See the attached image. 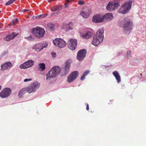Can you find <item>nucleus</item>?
Segmentation results:
<instances>
[{"instance_id": "nucleus-41", "label": "nucleus", "mask_w": 146, "mask_h": 146, "mask_svg": "<svg viewBox=\"0 0 146 146\" xmlns=\"http://www.w3.org/2000/svg\"><path fill=\"white\" fill-rule=\"evenodd\" d=\"M131 52L130 51H127V56H128L130 54Z\"/></svg>"}, {"instance_id": "nucleus-30", "label": "nucleus", "mask_w": 146, "mask_h": 146, "mask_svg": "<svg viewBox=\"0 0 146 146\" xmlns=\"http://www.w3.org/2000/svg\"><path fill=\"white\" fill-rule=\"evenodd\" d=\"M25 38L27 40L30 41H33L34 39V37H32L31 35L28 37H25Z\"/></svg>"}, {"instance_id": "nucleus-8", "label": "nucleus", "mask_w": 146, "mask_h": 146, "mask_svg": "<svg viewBox=\"0 0 146 146\" xmlns=\"http://www.w3.org/2000/svg\"><path fill=\"white\" fill-rule=\"evenodd\" d=\"M78 71H74L71 73L68 76V82L71 83L74 81L78 77Z\"/></svg>"}, {"instance_id": "nucleus-4", "label": "nucleus", "mask_w": 146, "mask_h": 146, "mask_svg": "<svg viewBox=\"0 0 146 146\" xmlns=\"http://www.w3.org/2000/svg\"><path fill=\"white\" fill-rule=\"evenodd\" d=\"M132 5V1H129L125 3L121 6L119 12L123 14H125L129 11Z\"/></svg>"}, {"instance_id": "nucleus-27", "label": "nucleus", "mask_w": 146, "mask_h": 146, "mask_svg": "<svg viewBox=\"0 0 146 146\" xmlns=\"http://www.w3.org/2000/svg\"><path fill=\"white\" fill-rule=\"evenodd\" d=\"M18 21L17 19H16L13 20L9 24V25L11 26L12 25H15L17 24Z\"/></svg>"}, {"instance_id": "nucleus-17", "label": "nucleus", "mask_w": 146, "mask_h": 146, "mask_svg": "<svg viewBox=\"0 0 146 146\" xmlns=\"http://www.w3.org/2000/svg\"><path fill=\"white\" fill-rule=\"evenodd\" d=\"M12 63L10 62H7L1 66V69L4 70L12 67Z\"/></svg>"}, {"instance_id": "nucleus-26", "label": "nucleus", "mask_w": 146, "mask_h": 146, "mask_svg": "<svg viewBox=\"0 0 146 146\" xmlns=\"http://www.w3.org/2000/svg\"><path fill=\"white\" fill-rule=\"evenodd\" d=\"M70 24H71V23H70L68 24L64 25V26L65 27H64V29H65V30L67 31L72 29V28L70 26Z\"/></svg>"}, {"instance_id": "nucleus-5", "label": "nucleus", "mask_w": 146, "mask_h": 146, "mask_svg": "<svg viewBox=\"0 0 146 146\" xmlns=\"http://www.w3.org/2000/svg\"><path fill=\"white\" fill-rule=\"evenodd\" d=\"M71 62L70 60H67L65 63L64 66L61 69H60V73L61 76L65 75L68 73L69 72Z\"/></svg>"}, {"instance_id": "nucleus-44", "label": "nucleus", "mask_w": 146, "mask_h": 146, "mask_svg": "<svg viewBox=\"0 0 146 146\" xmlns=\"http://www.w3.org/2000/svg\"><path fill=\"white\" fill-rule=\"evenodd\" d=\"M1 23H0V29H1Z\"/></svg>"}, {"instance_id": "nucleus-23", "label": "nucleus", "mask_w": 146, "mask_h": 146, "mask_svg": "<svg viewBox=\"0 0 146 146\" xmlns=\"http://www.w3.org/2000/svg\"><path fill=\"white\" fill-rule=\"evenodd\" d=\"M89 72L90 71L88 70H86L85 71L82 76L80 78V80H84L85 78V76L87 75Z\"/></svg>"}, {"instance_id": "nucleus-13", "label": "nucleus", "mask_w": 146, "mask_h": 146, "mask_svg": "<svg viewBox=\"0 0 146 146\" xmlns=\"http://www.w3.org/2000/svg\"><path fill=\"white\" fill-rule=\"evenodd\" d=\"M34 62L32 60H29L25 62L20 66L21 69H26L31 67L33 64Z\"/></svg>"}, {"instance_id": "nucleus-33", "label": "nucleus", "mask_w": 146, "mask_h": 146, "mask_svg": "<svg viewBox=\"0 0 146 146\" xmlns=\"http://www.w3.org/2000/svg\"><path fill=\"white\" fill-rule=\"evenodd\" d=\"M17 35L15 33H13L9 35V36H10L11 39H12L14 38L17 36Z\"/></svg>"}, {"instance_id": "nucleus-2", "label": "nucleus", "mask_w": 146, "mask_h": 146, "mask_svg": "<svg viewBox=\"0 0 146 146\" xmlns=\"http://www.w3.org/2000/svg\"><path fill=\"white\" fill-rule=\"evenodd\" d=\"M60 72V68L57 66L52 68L46 74V79L50 80L51 78L55 77Z\"/></svg>"}, {"instance_id": "nucleus-45", "label": "nucleus", "mask_w": 146, "mask_h": 146, "mask_svg": "<svg viewBox=\"0 0 146 146\" xmlns=\"http://www.w3.org/2000/svg\"><path fill=\"white\" fill-rule=\"evenodd\" d=\"M142 74H141V76H142Z\"/></svg>"}, {"instance_id": "nucleus-12", "label": "nucleus", "mask_w": 146, "mask_h": 146, "mask_svg": "<svg viewBox=\"0 0 146 146\" xmlns=\"http://www.w3.org/2000/svg\"><path fill=\"white\" fill-rule=\"evenodd\" d=\"M125 18L124 19V24L123 26L124 30L129 31L131 29L132 23L130 22L129 20H127Z\"/></svg>"}, {"instance_id": "nucleus-34", "label": "nucleus", "mask_w": 146, "mask_h": 146, "mask_svg": "<svg viewBox=\"0 0 146 146\" xmlns=\"http://www.w3.org/2000/svg\"><path fill=\"white\" fill-rule=\"evenodd\" d=\"M78 4L80 5H82L84 4V2L82 0H79L78 1Z\"/></svg>"}, {"instance_id": "nucleus-40", "label": "nucleus", "mask_w": 146, "mask_h": 146, "mask_svg": "<svg viewBox=\"0 0 146 146\" xmlns=\"http://www.w3.org/2000/svg\"><path fill=\"white\" fill-rule=\"evenodd\" d=\"M68 3H67V2L66 1V3L65 4L64 6L65 8L67 7L68 5Z\"/></svg>"}, {"instance_id": "nucleus-15", "label": "nucleus", "mask_w": 146, "mask_h": 146, "mask_svg": "<svg viewBox=\"0 0 146 146\" xmlns=\"http://www.w3.org/2000/svg\"><path fill=\"white\" fill-rule=\"evenodd\" d=\"M92 21L95 23H100L103 21V17H101L100 15H95L92 18Z\"/></svg>"}, {"instance_id": "nucleus-31", "label": "nucleus", "mask_w": 146, "mask_h": 146, "mask_svg": "<svg viewBox=\"0 0 146 146\" xmlns=\"http://www.w3.org/2000/svg\"><path fill=\"white\" fill-rule=\"evenodd\" d=\"M16 0H10L7 1L5 4L6 5H8L13 3Z\"/></svg>"}, {"instance_id": "nucleus-25", "label": "nucleus", "mask_w": 146, "mask_h": 146, "mask_svg": "<svg viewBox=\"0 0 146 146\" xmlns=\"http://www.w3.org/2000/svg\"><path fill=\"white\" fill-rule=\"evenodd\" d=\"M26 88H27V92H28L29 93H31L35 92L33 88L31 85L30 86Z\"/></svg>"}, {"instance_id": "nucleus-14", "label": "nucleus", "mask_w": 146, "mask_h": 146, "mask_svg": "<svg viewBox=\"0 0 146 146\" xmlns=\"http://www.w3.org/2000/svg\"><path fill=\"white\" fill-rule=\"evenodd\" d=\"M90 13L91 11L90 9L86 8L81 12L80 14L84 18H86L89 16Z\"/></svg>"}, {"instance_id": "nucleus-19", "label": "nucleus", "mask_w": 146, "mask_h": 146, "mask_svg": "<svg viewBox=\"0 0 146 146\" xmlns=\"http://www.w3.org/2000/svg\"><path fill=\"white\" fill-rule=\"evenodd\" d=\"M43 48L44 47L42 46V44L39 43L34 45L32 48L37 51H39L42 50Z\"/></svg>"}, {"instance_id": "nucleus-38", "label": "nucleus", "mask_w": 146, "mask_h": 146, "mask_svg": "<svg viewBox=\"0 0 146 146\" xmlns=\"http://www.w3.org/2000/svg\"><path fill=\"white\" fill-rule=\"evenodd\" d=\"M30 11V10L29 9H24L22 10V12H26L27 11Z\"/></svg>"}, {"instance_id": "nucleus-43", "label": "nucleus", "mask_w": 146, "mask_h": 146, "mask_svg": "<svg viewBox=\"0 0 146 146\" xmlns=\"http://www.w3.org/2000/svg\"><path fill=\"white\" fill-rule=\"evenodd\" d=\"M1 85H0V90H1Z\"/></svg>"}, {"instance_id": "nucleus-22", "label": "nucleus", "mask_w": 146, "mask_h": 146, "mask_svg": "<svg viewBox=\"0 0 146 146\" xmlns=\"http://www.w3.org/2000/svg\"><path fill=\"white\" fill-rule=\"evenodd\" d=\"M27 91L26 88H24L21 89L19 92L18 96L20 98L22 97L23 95Z\"/></svg>"}, {"instance_id": "nucleus-24", "label": "nucleus", "mask_w": 146, "mask_h": 146, "mask_svg": "<svg viewBox=\"0 0 146 146\" xmlns=\"http://www.w3.org/2000/svg\"><path fill=\"white\" fill-rule=\"evenodd\" d=\"M62 8L59 6L53 7L51 8V10L53 11H59Z\"/></svg>"}, {"instance_id": "nucleus-18", "label": "nucleus", "mask_w": 146, "mask_h": 146, "mask_svg": "<svg viewBox=\"0 0 146 146\" xmlns=\"http://www.w3.org/2000/svg\"><path fill=\"white\" fill-rule=\"evenodd\" d=\"M93 35V33L90 31L87 32L85 34L80 35L83 38L88 39L90 38Z\"/></svg>"}, {"instance_id": "nucleus-46", "label": "nucleus", "mask_w": 146, "mask_h": 146, "mask_svg": "<svg viewBox=\"0 0 146 146\" xmlns=\"http://www.w3.org/2000/svg\"><path fill=\"white\" fill-rule=\"evenodd\" d=\"M1 11H0V13H1Z\"/></svg>"}, {"instance_id": "nucleus-35", "label": "nucleus", "mask_w": 146, "mask_h": 146, "mask_svg": "<svg viewBox=\"0 0 146 146\" xmlns=\"http://www.w3.org/2000/svg\"><path fill=\"white\" fill-rule=\"evenodd\" d=\"M51 55L53 58H55L56 56V54L54 52H52L51 53Z\"/></svg>"}, {"instance_id": "nucleus-29", "label": "nucleus", "mask_w": 146, "mask_h": 146, "mask_svg": "<svg viewBox=\"0 0 146 146\" xmlns=\"http://www.w3.org/2000/svg\"><path fill=\"white\" fill-rule=\"evenodd\" d=\"M47 26L48 28L50 30L52 31L53 30L54 27V25L51 23H49L47 24Z\"/></svg>"}, {"instance_id": "nucleus-16", "label": "nucleus", "mask_w": 146, "mask_h": 146, "mask_svg": "<svg viewBox=\"0 0 146 146\" xmlns=\"http://www.w3.org/2000/svg\"><path fill=\"white\" fill-rule=\"evenodd\" d=\"M102 17L103 21H109L113 18V15L111 13H106Z\"/></svg>"}, {"instance_id": "nucleus-42", "label": "nucleus", "mask_w": 146, "mask_h": 146, "mask_svg": "<svg viewBox=\"0 0 146 146\" xmlns=\"http://www.w3.org/2000/svg\"><path fill=\"white\" fill-rule=\"evenodd\" d=\"M47 46V44H46L44 47H46Z\"/></svg>"}, {"instance_id": "nucleus-9", "label": "nucleus", "mask_w": 146, "mask_h": 146, "mask_svg": "<svg viewBox=\"0 0 146 146\" xmlns=\"http://www.w3.org/2000/svg\"><path fill=\"white\" fill-rule=\"evenodd\" d=\"M77 45V42L76 39H71L68 41V46L70 50H74L76 48Z\"/></svg>"}, {"instance_id": "nucleus-10", "label": "nucleus", "mask_w": 146, "mask_h": 146, "mask_svg": "<svg viewBox=\"0 0 146 146\" xmlns=\"http://www.w3.org/2000/svg\"><path fill=\"white\" fill-rule=\"evenodd\" d=\"M11 93V90L9 88L4 89L0 93V97L2 98H7Z\"/></svg>"}, {"instance_id": "nucleus-20", "label": "nucleus", "mask_w": 146, "mask_h": 146, "mask_svg": "<svg viewBox=\"0 0 146 146\" xmlns=\"http://www.w3.org/2000/svg\"><path fill=\"white\" fill-rule=\"evenodd\" d=\"M113 74L115 77L117 82H120L121 81V77L118 72L116 71H114L113 72Z\"/></svg>"}, {"instance_id": "nucleus-21", "label": "nucleus", "mask_w": 146, "mask_h": 146, "mask_svg": "<svg viewBox=\"0 0 146 146\" xmlns=\"http://www.w3.org/2000/svg\"><path fill=\"white\" fill-rule=\"evenodd\" d=\"M31 85L35 91L39 88L40 85V84L37 82H34Z\"/></svg>"}, {"instance_id": "nucleus-37", "label": "nucleus", "mask_w": 146, "mask_h": 146, "mask_svg": "<svg viewBox=\"0 0 146 146\" xmlns=\"http://www.w3.org/2000/svg\"><path fill=\"white\" fill-rule=\"evenodd\" d=\"M32 78L25 79H24V82H27V81H30L32 80Z\"/></svg>"}, {"instance_id": "nucleus-1", "label": "nucleus", "mask_w": 146, "mask_h": 146, "mask_svg": "<svg viewBox=\"0 0 146 146\" xmlns=\"http://www.w3.org/2000/svg\"><path fill=\"white\" fill-rule=\"evenodd\" d=\"M104 30L102 29H99L96 32L95 35L93 38L92 41V44L95 46H98L103 40L104 38Z\"/></svg>"}, {"instance_id": "nucleus-39", "label": "nucleus", "mask_w": 146, "mask_h": 146, "mask_svg": "<svg viewBox=\"0 0 146 146\" xmlns=\"http://www.w3.org/2000/svg\"><path fill=\"white\" fill-rule=\"evenodd\" d=\"M86 110L88 111L89 110V106L88 104H87L86 105Z\"/></svg>"}, {"instance_id": "nucleus-3", "label": "nucleus", "mask_w": 146, "mask_h": 146, "mask_svg": "<svg viewBox=\"0 0 146 146\" xmlns=\"http://www.w3.org/2000/svg\"><path fill=\"white\" fill-rule=\"evenodd\" d=\"M32 33L37 38H40L44 36L45 31L43 29L40 27H36L31 29Z\"/></svg>"}, {"instance_id": "nucleus-28", "label": "nucleus", "mask_w": 146, "mask_h": 146, "mask_svg": "<svg viewBox=\"0 0 146 146\" xmlns=\"http://www.w3.org/2000/svg\"><path fill=\"white\" fill-rule=\"evenodd\" d=\"M40 68L41 69L42 71L44 70L45 68V66L44 63H40L39 64Z\"/></svg>"}, {"instance_id": "nucleus-11", "label": "nucleus", "mask_w": 146, "mask_h": 146, "mask_svg": "<svg viewBox=\"0 0 146 146\" xmlns=\"http://www.w3.org/2000/svg\"><path fill=\"white\" fill-rule=\"evenodd\" d=\"M86 51L85 49L81 50L77 53V58L79 61H81L86 56Z\"/></svg>"}, {"instance_id": "nucleus-36", "label": "nucleus", "mask_w": 146, "mask_h": 146, "mask_svg": "<svg viewBox=\"0 0 146 146\" xmlns=\"http://www.w3.org/2000/svg\"><path fill=\"white\" fill-rule=\"evenodd\" d=\"M5 40L6 41H8L11 40L9 35L5 38Z\"/></svg>"}, {"instance_id": "nucleus-6", "label": "nucleus", "mask_w": 146, "mask_h": 146, "mask_svg": "<svg viewBox=\"0 0 146 146\" xmlns=\"http://www.w3.org/2000/svg\"><path fill=\"white\" fill-rule=\"evenodd\" d=\"M54 44L59 48H63L66 45L65 41L61 38H56L53 41Z\"/></svg>"}, {"instance_id": "nucleus-7", "label": "nucleus", "mask_w": 146, "mask_h": 146, "mask_svg": "<svg viewBox=\"0 0 146 146\" xmlns=\"http://www.w3.org/2000/svg\"><path fill=\"white\" fill-rule=\"evenodd\" d=\"M119 5V2H110L106 6L107 10L110 11H112L117 8Z\"/></svg>"}, {"instance_id": "nucleus-32", "label": "nucleus", "mask_w": 146, "mask_h": 146, "mask_svg": "<svg viewBox=\"0 0 146 146\" xmlns=\"http://www.w3.org/2000/svg\"><path fill=\"white\" fill-rule=\"evenodd\" d=\"M46 15L45 14H42L41 15L37 16L36 18L37 19L42 18L46 16Z\"/></svg>"}]
</instances>
